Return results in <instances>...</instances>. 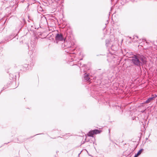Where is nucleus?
<instances>
[{"instance_id":"2","label":"nucleus","mask_w":157,"mask_h":157,"mask_svg":"<svg viewBox=\"0 0 157 157\" xmlns=\"http://www.w3.org/2000/svg\"><path fill=\"white\" fill-rule=\"evenodd\" d=\"M56 40H63L62 35L61 34H58L56 37Z\"/></svg>"},{"instance_id":"1","label":"nucleus","mask_w":157,"mask_h":157,"mask_svg":"<svg viewBox=\"0 0 157 157\" xmlns=\"http://www.w3.org/2000/svg\"><path fill=\"white\" fill-rule=\"evenodd\" d=\"M131 58V60L134 64L137 65H140V62L136 56H134L132 57Z\"/></svg>"},{"instance_id":"4","label":"nucleus","mask_w":157,"mask_h":157,"mask_svg":"<svg viewBox=\"0 0 157 157\" xmlns=\"http://www.w3.org/2000/svg\"><path fill=\"white\" fill-rule=\"evenodd\" d=\"M94 134L93 131H91L89 132L87 135L90 136H93V135Z\"/></svg>"},{"instance_id":"8","label":"nucleus","mask_w":157,"mask_h":157,"mask_svg":"<svg viewBox=\"0 0 157 157\" xmlns=\"http://www.w3.org/2000/svg\"><path fill=\"white\" fill-rule=\"evenodd\" d=\"M87 80H89V79H88V78H87Z\"/></svg>"},{"instance_id":"5","label":"nucleus","mask_w":157,"mask_h":157,"mask_svg":"<svg viewBox=\"0 0 157 157\" xmlns=\"http://www.w3.org/2000/svg\"><path fill=\"white\" fill-rule=\"evenodd\" d=\"M93 132H94V134H95L99 133L101 132L100 131H99L97 129L93 130Z\"/></svg>"},{"instance_id":"6","label":"nucleus","mask_w":157,"mask_h":157,"mask_svg":"<svg viewBox=\"0 0 157 157\" xmlns=\"http://www.w3.org/2000/svg\"><path fill=\"white\" fill-rule=\"evenodd\" d=\"M142 61L143 63L145 64L146 62V60L145 58L143 57L142 58Z\"/></svg>"},{"instance_id":"7","label":"nucleus","mask_w":157,"mask_h":157,"mask_svg":"<svg viewBox=\"0 0 157 157\" xmlns=\"http://www.w3.org/2000/svg\"><path fill=\"white\" fill-rule=\"evenodd\" d=\"M142 151V150H140L137 153L136 155H135L134 157H137V156H139L141 154Z\"/></svg>"},{"instance_id":"3","label":"nucleus","mask_w":157,"mask_h":157,"mask_svg":"<svg viewBox=\"0 0 157 157\" xmlns=\"http://www.w3.org/2000/svg\"><path fill=\"white\" fill-rule=\"evenodd\" d=\"M156 97L155 96H154L153 97L149 98L146 101L145 103H148L150 101H151L154 98H155Z\"/></svg>"}]
</instances>
